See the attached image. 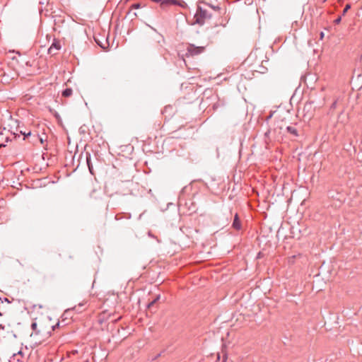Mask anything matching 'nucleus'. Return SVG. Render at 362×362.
<instances>
[{"label":"nucleus","mask_w":362,"mask_h":362,"mask_svg":"<svg viewBox=\"0 0 362 362\" xmlns=\"http://www.w3.org/2000/svg\"><path fill=\"white\" fill-rule=\"evenodd\" d=\"M32 333L30 338L35 344H40L51 334V330H53L54 327H47L45 324L41 321L33 322L31 325Z\"/></svg>","instance_id":"nucleus-1"},{"label":"nucleus","mask_w":362,"mask_h":362,"mask_svg":"<svg viewBox=\"0 0 362 362\" xmlns=\"http://www.w3.org/2000/svg\"><path fill=\"white\" fill-rule=\"evenodd\" d=\"M210 18L211 14L206 9L199 6L194 15L196 22L199 25H203L205 21Z\"/></svg>","instance_id":"nucleus-2"},{"label":"nucleus","mask_w":362,"mask_h":362,"mask_svg":"<svg viewBox=\"0 0 362 362\" xmlns=\"http://www.w3.org/2000/svg\"><path fill=\"white\" fill-rule=\"evenodd\" d=\"M186 50H187V52H186L187 56L193 57V56L198 55V54L204 52L205 50V47H204V46L197 47L192 44H189L187 47Z\"/></svg>","instance_id":"nucleus-3"},{"label":"nucleus","mask_w":362,"mask_h":362,"mask_svg":"<svg viewBox=\"0 0 362 362\" xmlns=\"http://www.w3.org/2000/svg\"><path fill=\"white\" fill-rule=\"evenodd\" d=\"M156 3H160L161 6H168L173 5H178L180 6H184V1H178L177 0H151Z\"/></svg>","instance_id":"nucleus-4"},{"label":"nucleus","mask_w":362,"mask_h":362,"mask_svg":"<svg viewBox=\"0 0 362 362\" xmlns=\"http://www.w3.org/2000/svg\"><path fill=\"white\" fill-rule=\"evenodd\" d=\"M61 48V45L59 42L54 40L50 47L48 49V53L54 55L57 54V51Z\"/></svg>","instance_id":"nucleus-5"},{"label":"nucleus","mask_w":362,"mask_h":362,"mask_svg":"<svg viewBox=\"0 0 362 362\" xmlns=\"http://www.w3.org/2000/svg\"><path fill=\"white\" fill-rule=\"evenodd\" d=\"M86 304V302L80 303L78 305L74 307L71 309H69L66 310V313L68 314L71 310H76L77 313H81L85 310L83 308Z\"/></svg>","instance_id":"nucleus-6"},{"label":"nucleus","mask_w":362,"mask_h":362,"mask_svg":"<svg viewBox=\"0 0 362 362\" xmlns=\"http://www.w3.org/2000/svg\"><path fill=\"white\" fill-rule=\"evenodd\" d=\"M233 227L236 230H240L241 228V223L239 220L238 215L237 214L234 216Z\"/></svg>","instance_id":"nucleus-7"},{"label":"nucleus","mask_w":362,"mask_h":362,"mask_svg":"<svg viewBox=\"0 0 362 362\" xmlns=\"http://www.w3.org/2000/svg\"><path fill=\"white\" fill-rule=\"evenodd\" d=\"M72 93H73V90L71 88H66L62 92V96H64L65 98L69 97L72 95Z\"/></svg>","instance_id":"nucleus-8"},{"label":"nucleus","mask_w":362,"mask_h":362,"mask_svg":"<svg viewBox=\"0 0 362 362\" xmlns=\"http://www.w3.org/2000/svg\"><path fill=\"white\" fill-rule=\"evenodd\" d=\"M287 131H288L290 134H293V135H294V136H298L297 130H296V129L295 127H291V126L287 127Z\"/></svg>","instance_id":"nucleus-9"},{"label":"nucleus","mask_w":362,"mask_h":362,"mask_svg":"<svg viewBox=\"0 0 362 362\" xmlns=\"http://www.w3.org/2000/svg\"><path fill=\"white\" fill-rule=\"evenodd\" d=\"M160 298V295H158L154 300H153L151 303H148V308H151L155 304Z\"/></svg>","instance_id":"nucleus-10"},{"label":"nucleus","mask_w":362,"mask_h":362,"mask_svg":"<svg viewBox=\"0 0 362 362\" xmlns=\"http://www.w3.org/2000/svg\"><path fill=\"white\" fill-rule=\"evenodd\" d=\"M86 161H87V164H88V169H89L90 173L93 174V171H92L93 170V166H92V165L90 163V156L87 157Z\"/></svg>","instance_id":"nucleus-11"},{"label":"nucleus","mask_w":362,"mask_h":362,"mask_svg":"<svg viewBox=\"0 0 362 362\" xmlns=\"http://www.w3.org/2000/svg\"><path fill=\"white\" fill-rule=\"evenodd\" d=\"M141 7V5L139 3L134 4L131 6V9H138Z\"/></svg>","instance_id":"nucleus-12"},{"label":"nucleus","mask_w":362,"mask_h":362,"mask_svg":"<svg viewBox=\"0 0 362 362\" xmlns=\"http://www.w3.org/2000/svg\"><path fill=\"white\" fill-rule=\"evenodd\" d=\"M350 8H351L350 4L346 5V6H345V8H344V11H343V15H344L348 11V10L350 9Z\"/></svg>","instance_id":"nucleus-13"},{"label":"nucleus","mask_w":362,"mask_h":362,"mask_svg":"<svg viewBox=\"0 0 362 362\" xmlns=\"http://www.w3.org/2000/svg\"><path fill=\"white\" fill-rule=\"evenodd\" d=\"M21 355V351H18L17 354H14L13 357L16 358L17 361H20L19 356Z\"/></svg>","instance_id":"nucleus-14"},{"label":"nucleus","mask_w":362,"mask_h":362,"mask_svg":"<svg viewBox=\"0 0 362 362\" xmlns=\"http://www.w3.org/2000/svg\"><path fill=\"white\" fill-rule=\"evenodd\" d=\"M341 21V16H339L337 18H336L334 20V23L335 24H339Z\"/></svg>","instance_id":"nucleus-15"},{"label":"nucleus","mask_w":362,"mask_h":362,"mask_svg":"<svg viewBox=\"0 0 362 362\" xmlns=\"http://www.w3.org/2000/svg\"><path fill=\"white\" fill-rule=\"evenodd\" d=\"M336 107H337V101H334V102L332 104V105H331V108H332V109H335V108H336Z\"/></svg>","instance_id":"nucleus-16"},{"label":"nucleus","mask_w":362,"mask_h":362,"mask_svg":"<svg viewBox=\"0 0 362 362\" xmlns=\"http://www.w3.org/2000/svg\"><path fill=\"white\" fill-rule=\"evenodd\" d=\"M211 8H212L214 10H216V9H219V7L218 6H210Z\"/></svg>","instance_id":"nucleus-17"},{"label":"nucleus","mask_w":362,"mask_h":362,"mask_svg":"<svg viewBox=\"0 0 362 362\" xmlns=\"http://www.w3.org/2000/svg\"><path fill=\"white\" fill-rule=\"evenodd\" d=\"M23 134H24L25 136H28L30 135V132H29L28 134H26V133H25V132H24V133H23Z\"/></svg>","instance_id":"nucleus-18"},{"label":"nucleus","mask_w":362,"mask_h":362,"mask_svg":"<svg viewBox=\"0 0 362 362\" xmlns=\"http://www.w3.org/2000/svg\"><path fill=\"white\" fill-rule=\"evenodd\" d=\"M324 35L323 33H321V37H322Z\"/></svg>","instance_id":"nucleus-19"},{"label":"nucleus","mask_w":362,"mask_h":362,"mask_svg":"<svg viewBox=\"0 0 362 362\" xmlns=\"http://www.w3.org/2000/svg\"><path fill=\"white\" fill-rule=\"evenodd\" d=\"M1 328L3 329L4 327L1 325H0V329H1Z\"/></svg>","instance_id":"nucleus-20"}]
</instances>
